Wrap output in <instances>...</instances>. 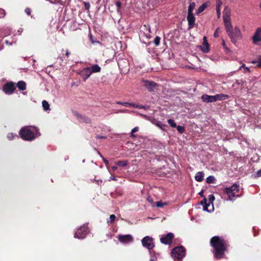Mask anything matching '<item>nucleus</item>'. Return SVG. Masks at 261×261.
<instances>
[{
    "label": "nucleus",
    "instance_id": "22",
    "mask_svg": "<svg viewBox=\"0 0 261 261\" xmlns=\"http://www.w3.org/2000/svg\"><path fill=\"white\" fill-rule=\"evenodd\" d=\"M203 173L202 172H197L195 176V180L197 181H201L203 179Z\"/></svg>",
    "mask_w": 261,
    "mask_h": 261
},
{
    "label": "nucleus",
    "instance_id": "30",
    "mask_svg": "<svg viewBox=\"0 0 261 261\" xmlns=\"http://www.w3.org/2000/svg\"><path fill=\"white\" fill-rule=\"evenodd\" d=\"M161 38L159 36H156L153 40V43L155 45V46H158L160 43Z\"/></svg>",
    "mask_w": 261,
    "mask_h": 261
},
{
    "label": "nucleus",
    "instance_id": "10",
    "mask_svg": "<svg viewBox=\"0 0 261 261\" xmlns=\"http://www.w3.org/2000/svg\"><path fill=\"white\" fill-rule=\"evenodd\" d=\"M118 240L122 243L127 244L133 241V237L130 234L122 235L118 236Z\"/></svg>",
    "mask_w": 261,
    "mask_h": 261
},
{
    "label": "nucleus",
    "instance_id": "32",
    "mask_svg": "<svg viewBox=\"0 0 261 261\" xmlns=\"http://www.w3.org/2000/svg\"><path fill=\"white\" fill-rule=\"evenodd\" d=\"M15 137H18V136L16 134L13 133L9 134L7 136V138L10 140L14 139Z\"/></svg>",
    "mask_w": 261,
    "mask_h": 261
},
{
    "label": "nucleus",
    "instance_id": "50",
    "mask_svg": "<svg viewBox=\"0 0 261 261\" xmlns=\"http://www.w3.org/2000/svg\"><path fill=\"white\" fill-rule=\"evenodd\" d=\"M116 180V179L115 178V177H114V176H111V177H110V179H109V180Z\"/></svg>",
    "mask_w": 261,
    "mask_h": 261
},
{
    "label": "nucleus",
    "instance_id": "37",
    "mask_svg": "<svg viewBox=\"0 0 261 261\" xmlns=\"http://www.w3.org/2000/svg\"><path fill=\"white\" fill-rule=\"evenodd\" d=\"M216 10H217V13L218 17H220V16L221 15V10H220V8H219V6H217Z\"/></svg>",
    "mask_w": 261,
    "mask_h": 261
},
{
    "label": "nucleus",
    "instance_id": "54",
    "mask_svg": "<svg viewBox=\"0 0 261 261\" xmlns=\"http://www.w3.org/2000/svg\"><path fill=\"white\" fill-rule=\"evenodd\" d=\"M156 125L159 127L160 128H162V124H160L159 123H157L156 124Z\"/></svg>",
    "mask_w": 261,
    "mask_h": 261
},
{
    "label": "nucleus",
    "instance_id": "42",
    "mask_svg": "<svg viewBox=\"0 0 261 261\" xmlns=\"http://www.w3.org/2000/svg\"><path fill=\"white\" fill-rule=\"evenodd\" d=\"M139 130V128L138 127H134L132 130V134H133L135 132H138Z\"/></svg>",
    "mask_w": 261,
    "mask_h": 261
},
{
    "label": "nucleus",
    "instance_id": "8",
    "mask_svg": "<svg viewBox=\"0 0 261 261\" xmlns=\"http://www.w3.org/2000/svg\"><path fill=\"white\" fill-rule=\"evenodd\" d=\"M143 86L146 88L148 91H153L154 88L157 86V84L154 82L142 80L141 81Z\"/></svg>",
    "mask_w": 261,
    "mask_h": 261
},
{
    "label": "nucleus",
    "instance_id": "12",
    "mask_svg": "<svg viewBox=\"0 0 261 261\" xmlns=\"http://www.w3.org/2000/svg\"><path fill=\"white\" fill-rule=\"evenodd\" d=\"M174 234L169 232L165 236L162 237L161 239V242L162 243L164 244H170L172 242V239L173 238Z\"/></svg>",
    "mask_w": 261,
    "mask_h": 261
},
{
    "label": "nucleus",
    "instance_id": "49",
    "mask_svg": "<svg viewBox=\"0 0 261 261\" xmlns=\"http://www.w3.org/2000/svg\"><path fill=\"white\" fill-rule=\"evenodd\" d=\"M257 175L258 176H261V169L257 172Z\"/></svg>",
    "mask_w": 261,
    "mask_h": 261
},
{
    "label": "nucleus",
    "instance_id": "24",
    "mask_svg": "<svg viewBox=\"0 0 261 261\" xmlns=\"http://www.w3.org/2000/svg\"><path fill=\"white\" fill-rule=\"evenodd\" d=\"M195 7V4L194 2H192L190 3V5L188 7V14H193V11Z\"/></svg>",
    "mask_w": 261,
    "mask_h": 261
},
{
    "label": "nucleus",
    "instance_id": "27",
    "mask_svg": "<svg viewBox=\"0 0 261 261\" xmlns=\"http://www.w3.org/2000/svg\"><path fill=\"white\" fill-rule=\"evenodd\" d=\"M42 107L43 108L44 110L47 111L49 110V105L48 102L46 100H43L42 102Z\"/></svg>",
    "mask_w": 261,
    "mask_h": 261
},
{
    "label": "nucleus",
    "instance_id": "16",
    "mask_svg": "<svg viewBox=\"0 0 261 261\" xmlns=\"http://www.w3.org/2000/svg\"><path fill=\"white\" fill-rule=\"evenodd\" d=\"M201 99L205 102H215L214 95H203L201 96Z\"/></svg>",
    "mask_w": 261,
    "mask_h": 261
},
{
    "label": "nucleus",
    "instance_id": "14",
    "mask_svg": "<svg viewBox=\"0 0 261 261\" xmlns=\"http://www.w3.org/2000/svg\"><path fill=\"white\" fill-rule=\"evenodd\" d=\"M203 40V43L200 47L203 53H207L209 51V45L207 41L206 37L204 36Z\"/></svg>",
    "mask_w": 261,
    "mask_h": 261
},
{
    "label": "nucleus",
    "instance_id": "61",
    "mask_svg": "<svg viewBox=\"0 0 261 261\" xmlns=\"http://www.w3.org/2000/svg\"><path fill=\"white\" fill-rule=\"evenodd\" d=\"M225 45V43L224 42H223V45L224 46Z\"/></svg>",
    "mask_w": 261,
    "mask_h": 261
},
{
    "label": "nucleus",
    "instance_id": "36",
    "mask_svg": "<svg viewBox=\"0 0 261 261\" xmlns=\"http://www.w3.org/2000/svg\"><path fill=\"white\" fill-rule=\"evenodd\" d=\"M252 62L254 63H258L257 66L258 67H261V56L259 57L257 61H253Z\"/></svg>",
    "mask_w": 261,
    "mask_h": 261
},
{
    "label": "nucleus",
    "instance_id": "41",
    "mask_svg": "<svg viewBox=\"0 0 261 261\" xmlns=\"http://www.w3.org/2000/svg\"><path fill=\"white\" fill-rule=\"evenodd\" d=\"M25 12L28 15H30L31 14V9L27 8L25 9Z\"/></svg>",
    "mask_w": 261,
    "mask_h": 261
},
{
    "label": "nucleus",
    "instance_id": "5",
    "mask_svg": "<svg viewBox=\"0 0 261 261\" xmlns=\"http://www.w3.org/2000/svg\"><path fill=\"white\" fill-rule=\"evenodd\" d=\"M227 34L233 43H236L238 40L242 38L241 32L238 27H236L233 30L232 29L231 31Z\"/></svg>",
    "mask_w": 261,
    "mask_h": 261
},
{
    "label": "nucleus",
    "instance_id": "47",
    "mask_svg": "<svg viewBox=\"0 0 261 261\" xmlns=\"http://www.w3.org/2000/svg\"><path fill=\"white\" fill-rule=\"evenodd\" d=\"M217 2H218V4H217V6H219V8H220L221 6H222V3L221 2V0L220 1L217 0Z\"/></svg>",
    "mask_w": 261,
    "mask_h": 261
},
{
    "label": "nucleus",
    "instance_id": "62",
    "mask_svg": "<svg viewBox=\"0 0 261 261\" xmlns=\"http://www.w3.org/2000/svg\"><path fill=\"white\" fill-rule=\"evenodd\" d=\"M259 6H260V8H261V3L260 4Z\"/></svg>",
    "mask_w": 261,
    "mask_h": 261
},
{
    "label": "nucleus",
    "instance_id": "18",
    "mask_svg": "<svg viewBox=\"0 0 261 261\" xmlns=\"http://www.w3.org/2000/svg\"><path fill=\"white\" fill-rule=\"evenodd\" d=\"M223 21L224 22L226 32L228 33L232 29L230 19H224L223 20Z\"/></svg>",
    "mask_w": 261,
    "mask_h": 261
},
{
    "label": "nucleus",
    "instance_id": "2",
    "mask_svg": "<svg viewBox=\"0 0 261 261\" xmlns=\"http://www.w3.org/2000/svg\"><path fill=\"white\" fill-rule=\"evenodd\" d=\"M19 134L22 139L27 141H32L40 136L39 133L36 129L33 128V130H31L29 127L21 128Z\"/></svg>",
    "mask_w": 261,
    "mask_h": 261
},
{
    "label": "nucleus",
    "instance_id": "29",
    "mask_svg": "<svg viewBox=\"0 0 261 261\" xmlns=\"http://www.w3.org/2000/svg\"><path fill=\"white\" fill-rule=\"evenodd\" d=\"M206 202V199H204L203 200L201 201V204L203 205L204 204V205H203V210L204 211H208L207 206H209L210 204H207Z\"/></svg>",
    "mask_w": 261,
    "mask_h": 261
},
{
    "label": "nucleus",
    "instance_id": "4",
    "mask_svg": "<svg viewBox=\"0 0 261 261\" xmlns=\"http://www.w3.org/2000/svg\"><path fill=\"white\" fill-rule=\"evenodd\" d=\"M186 250L182 246L176 247L173 248L171 251V255L173 257L181 259L185 256Z\"/></svg>",
    "mask_w": 261,
    "mask_h": 261
},
{
    "label": "nucleus",
    "instance_id": "25",
    "mask_svg": "<svg viewBox=\"0 0 261 261\" xmlns=\"http://www.w3.org/2000/svg\"><path fill=\"white\" fill-rule=\"evenodd\" d=\"M207 7V5L206 3H204V4H203L201 6H200L197 11V12L196 13L197 14L201 13L202 12H203L205 9Z\"/></svg>",
    "mask_w": 261,
    "mask_h": 261
},
{
    "label": "nucleus",
    "instance_id": "28",
    "mask_svg": "<svg viewBox=\"0 0 261 261\" xmlns=\"http://www.w3.org/2000/svg\"><path fill=\"white\" fill-rule=\"evenodd\" d=\"M156 206L158 207H163L165 205H167L168 203L167 202H163L162 201H158L156 203Z\"/></svg>",
    "mask_w": 261,
    "mask_h": 261
},
{
    "label": "nucleus",
    "instance_id": "38",
    "mask_svg": "<svg viewBox=\"0 0 261 261\" xmlns=\"http://www.w3.org/2000/svg\"><path fill=\"white\" fill-rule=\"evenodd\" d=\"M84 7L87 10H89L90 7V5L89 3H84Z\"/></svg>",
    "mask_w": 261,
    "mask_h": 261
},
{
    "label": "nucleus",
    "instance_id": "55",
    "mask_svg": "<svg viewBox=\"0 0 261 261\" xmlns=\"http://www.w3.org/2000/svg\"><path fill=\"white\" fill-rule=\"evenodd\" d=\"M112 169L113 170H116L117 169V166H113V167H112Z\"/></svg>",
    "mask_w": 261,
    "mask_h": 261
},
{
    "label": "nucleus",
    "instance_id": "21",
    "mask_svg": "<svg viewBox=\"0 0 261 261\" xmlns=\"http://www.w3.org/2000/svg\"><path fill=\"white\" fill-rule=\"evenodd\" d=\"M18 88L21 91H23L26 89V84L23 81H19L17 84Z\"/></svg>",
    "mask_w": 261,
    "mask_h": 261
},
{
    "label": "nucleus",
    "instance_id": "35",
    "mask_svg": "<svg viewBox=\"0 0 261 261\" xmlns=\"http://www.w3.org/2000/svg\"><path fill=\"white\" fill-rule=\"evenodd\" d=\"M177 129L180 133H182L185 130V128L183 126L178 125L177 126Z\"/></svg>",
    "mask_w": 261,
    "mask_h": 261
},
{
    "label": "nucleus",
    "instance_id": "43",
    "mask_svg": "<svg viewBox=\"0 0 261 261\" xmlns=\"http://www.w3.org/2000/svg\"><path fill=\"white\" fill-rule=\"evenodd\" d=\"M242 68H244L245 70H247V71H249V68H248V67H246V66H245V65H244V64H243V65H242V66L240 67V69H241Z\"/></svg>",
    "mask_w": 261,
    "mask_h": 261
},
{
    "label": "nucleus",
    "instance_id": "45",
    "mask_svg": "<svg viewBox=\"0 0 261 261\" xmlns=\"http://www.w3.org/2000/svg\"><path fill=\"white\" fill-rule=\"evenodd\" d=\"M0 12L2 13V14H0V18H1V17H3L4 16H5V13L4 10H1Z\"/></svg>",
    "mask_w": 261,
    "mask_h": 261
},
{
    "label": "nucleus",
    "instance_id": "56",
    "mask_svg": "<svg viewBox=\"0 0 261 261\" xmlns=\"http://www.w3.org/2000/svg\"><path fill=\"white\" fill-rule=\"evenodd\" d=\"M97 138H99V139H103V138H105L106 137L104 136H97Z\"/></svg>",
    "mask_w": 261,
    "mask_h": 261
},
{
    "label": "nucleus",
    "instance_id": "60",
    "mask_svg": "<svg viewBox=\"0 0 261 261\" xmlns=\"http://www.w3.org/2000/svg\"><path fill=\"white\" fill-rule=\"evenodd\" d=\"M127 111V110H123L122 111H121V112H126Z\"/></svg>",
    "mask_w": 261,
    "mask_h": 261
},
{
    "label": "nucleus",
    "instance_id": "20",
    "mask_svg": "<svg viewBox=\"0 0 261 261\" xmlns=\"http://www.w3.org/2000/svg\"><path fill=\"white\" fill-rule=\"evenodd\" d=\"M230 11L229 9L225 8V10L223 11V20L224 19H230Z\"/></svg>",
    "mask_w": 261,
    "mask_h": 261
},
{
    "label": "nucleus",
    "instance_id": "23",
    "mask_svg": "<svg viewBox=\"0 0 261 261\" xmlns=\"http://www.w3.org/2000/svg\"><path fill=\"white\" fill-rule=\"evenodd\" d=\"M123 105L125 107L132 106L135 108H137L139 109H142L144 108L142 106L138 105L135 103H129V102H123Z\"/></svg>",
    "mask_w": 261,
    "mask_h": 261
},
{
    "label": "nucleus",
    "instance_id": "53",
    "mask_svg": "<svg viewBox=\"0 0 261 261\" xmlns=\"http://www.w3.org/2000/svg\"><path fill=\"white\" fill-rule=\"evenodd\" d=\"M69 54L70 53H69V51L68 50H67L66 51V56L68 57L69 55Z\"/></svg>",
    "mask_w": 261,
    "mask_h": 261
},
{
    "label": "nucleus",
    "instance_id": "15",
    "mask_svg": "<svg viewBox=\"0 0 261 261\" xmlns=\"http://www.w3.org/2000/svg\"><path fill=\"white\" fill-rule=\"evenodd\" d=\"M187 20L190 28H193L195 24V18L193 14H188Z\"/></svg>",
    "mask_w": 261,
    "mask_h": 261
},
{
    "label": "nucleus",
    "instance_id": "52",
    "mask_svg": "<svg viewBox=\"0 0 261 261\" xmlns=\"http://www.w3.org/2000/svg\"><path fill=\"white\" fill-rule=\"evenodd\" d=\"M103 161H104V162H105V163L106 164V165H107L108 164L109 162H108V161L107 160L103 159Z\"/></svg>",
    "mask_w": 261,
    "mask_h": 261
},
{
    "label": "nucleus",
    "instance_id": "9",
    "mask_svg": "<svg viewBox=\"0 0 261 261\" xmlns=\"http://www.w3.org/2000/svg\"><path fill=\"white\" fill-rule=\"evenodd\" d=\"M15 85L12 82H10L5 84L3 87V90L7 94H11L15 90Z\"/></svg>",
    "mask_w": 261,
    "mask_h": 261
},
{
    "label": "nucleus",
    "instance_id": "57",
    "mask_svg": "<svg viewBox=\"0 0 261 261\" xmlns=\"http://www.w3.org/2000/svg\"><path fill=\"white\" fill-rule=\"evenodd\" d=\"M150 261H156L154 258H151Z\"/></svg>",
    "mask_w": 261,
    "mask_h": 261
},
{
    "label": "nucleus",
    "instance_id": "3",
    "mask_svg": "<svg viewBox=\"0 0 261 261\" xmlns=\"http://www.w3.org/2000/svg\"><path fill=\"white\" fill-rule=\"evenodd\" d=\"M224 191L227 195L229 199L233 200L236 196H238L237 194L239 192V187L237 184H233L230 187L225 188Z\"/></svg>",
    "mask_w": 261,
    "mask_h": 261
},
{
    "label": "nucleus",
    "instance_id": "44",
    "mask_svg": "<svg viewBox=\"0 0 261 261\" xmlns=\"http://www.w3.org/2000/svg\"><path fill=\"white\" fill-rule=\"evenodd\" d=\"M219 28H217L214 33V37H218V31H219Z\"/></svg>",
    "mask_w": 261,
    "mask_h": 261
},
{
    "label": "nucleus",
    "instance_id": "6",
    "mask_svg": "<svg viewBox=\"0 0 261 261\" xmlns=\"http://www.w3.org/2000/svg\"><path fill=\"white\" fill-rule=\"evenodd\" d=\"M89 232V229L87 226H83L80 228L75 233L74 237L80 239H82L85 238L86 236Z\"/></svg>",
    "mask_w": 261,
    "mask_h": 261
},
{
    "label": "nucleus",
    "instance_id": "46",
    "mask_svg": "<svg viewBox=\"0 0 261 261\" xmlns=\"http://www.w3.org/2000/svg\"><path fill=\"white\" fill-rule=\"evenodd\" d=\"M116 5L117 6V7H118V9H119L121 6V4L120 2H117L116 3Z\"/></svg>",
    "mask_w": 261,
    "mask_h": 261
},
{
    "label": "nucleus",
    "instance_id": "19",
    "mask_svg": "<svg viewBox=\"0 0 261 261\" xmlns=\"http://www.w3.org/2000/svg\"><path fill=\"white\" fill-rule=\"evenodd\" d=\"M91 73L99 72L101 71V67L97 64H94L91 67H89Z\"/></svg>",
    "mask_w": 261,
    "mask_h": 261
},
{
    "label": "nucleus",
    "instance_id": "39",
    "mask_svg": "<svg viewBox=\"0 0 261 261\" xmlns=\"http://www.w3.org/2000/svg\"><path fill=\"white\" fill-rule=\"evenodd\" d=\"M214 199H215V197L213 195H209L210 203H212L213 201L214 200Z\"/></svg>",
    "mask_w": 261,
    "mask_h": 261
},
{
    "label": "nucleus",
    "instance_id": "40",
    "mask_svg": "<svg viewBox=\"0 0 261 261\" xmlns=\"http://www.w3.org/2000/svg\"><path fill=\"white\" fill-rule=\"evenodd\" d=\"M147 201H148L149 203H150L151 204H152L153 206H154V202H153V200L152 199V198H151L150 197H148L147 198Z\"/></svg>",
    "mask_w": 261,
    "mask_h": 261
},
{
    "label": "nucleus",
    "instance_id": "34",
    "mask_svg": "<svg viewBox=\"0 0 261 261\" xmlns=\"http://www.w3.org/2000/svg\"><path fill=\"white\" fill-rule=\"evenodd\" d=\"M116 216L115 215H111L110 216V220L108 221V222L113 223L115 219Z\"/></svg>",
    "mask_w": 261,
    "mask_h": 261
},
{
    "label": "nucleus",
    "instance_id": "26",
    "mask_svg": "<svg viewBox=\"0 0 261 261\" xmlns=\"http://www.w3.org/2000/svg\"><path fill=\"white\" fill-rule=\"evenodd\" d=\"M115 164L119 166L125 167L127 165L128 161L126 160L119 161L116 162Z\"/></svg>",
    "mask_w": 261,
    "mask_h": 261
},
{
    "label": "nucleus",
    "instance_id": "17",
    "mask_svg": "<svg viewBox=\"0 0 261 261\" xmlns=\"http://www.w3.org/2000/svg\"><path fill=\"white\" fill-rule=\"evenodd\" d=\"M215 102L219 100H224L229 97V96L224 94H219L214 95Z\"/></svg>",
    "mask_w": 261,
    "mask_h": 261
},
{
    "label": "nucleus",
    "instance_id": "31",
    "mask_svg": "<svg viewBox=\"0 0 261 261\" xmlns=\"http://www.w3.org/2000/svg\"><path fill=\"white\" fill-rule=\"evenodd\" d=\"M215 180V177L213 176H209L206 178V182L208 184L212 183Z\"/></svg>",
    "mask_w": 261,
    "mask_h": 261
},
{
    "label": "nucleus",
    "instance_id": "13",
    "mask_svg": "<svg viewBox=\"0 0 261 261\" xmlns=\"http://www.w3.org/2000/svg\"><path fill=\"white\" fill-rule=\"evenodd\" d=\"M81 75L83 77L84 80L85 81L88 79L92 74L89 67L84 68L81 72Z\"/></svg>",
    "mask_w": 261,
    "mask_h": 261
},
{
    "label": "nucleus",
    "instance_id": "7",
    "mask_svg": "<svg viewBox=\"0 0 261 261\" xmlns=\"http://www.w3.org/2000/svg\"><path fill=\"white\" fill-rule=\"evenodd\" d=\"M142 243L144 247L147 248L149 250L152 249L154 247L152 238L149 236L145 237L142 240Z\"/></svg>",
    "mask_w": 261,
    "mask_h": 261
},
{
    "label": "nucleus",
    "instance_id": "59",
    "mask_svg": "<svg viewBox=\"0 0 261 261\" xmlns=\"http://www.w3.org/2000/svg\"><path fill=\"white\" fill-rule=\"evenodd\" d=\"M117 103L118 104H121V105H123V103H121L120 102H117Z\"/></svg>",
    "mask_w": 261,
    "mask_h": 261
},
{
    "label": "nucleus",
    "instance_id": "58",
    "mask_svg": "<svg viewBox=\"0 0 261 261\" xmlns=\"http://www.w3.org/2000/svg\"><path fill=\"white\" fill-rule=\"evenodd\" d=\"M130 135H131L132 137H135V135H134V133L133 134L131 133Z\"/></svg>",
    "mask_w": 261,
    "mask_h": 261
},
{
    "label": "nucleus",
    "instance_id": "48",
    "mask_svg": "<svg viewBox=\"0 0 261 261\" xmlns=\"http://www.w3.org/2000/svg\"><path fill=\"white\" fill-rule=\"evenodd\" d=\"M85 121L86 123H89V122H90V119L88 118H86Z\"/></svg>",
    "mask_w": 261,
    "mask_h": 261
},
{
    "label": "nucleus",
    "instance_id": "51",
    "mask_svg": "<svg viewBox=\"0 0 261 261\" xmlns=\"http://www.w3.org/2000/svg\"><path fill=\"white\" fill-rule=\"evenodd\" d=\"M90 39H91V41L92 43H94V41L93 40V37H92V36L91 35H90Z\"/></svg>",
    "mask_w": 261,
    "mask_h": 261
},
{
    "label": "nucleus",
    "instance_id": "33",
    "mask_svg": "<svg viewBox=\"0 0 261 261\" xmlns=\"http://www.w3.org/2000/svg\"><path fill=\"white\" fill-rule=\"evenodd\" d=\"M168 122L172 127H176V123L172 119H169L168 120Z\"/></svg>",
    "mask_w": 261,
    "mask_h": 261
},
{
    "label": "nucleus",
    "instance_id": "11",
    "mask_svg": "<svg viewBox=\"0 0 261 261\" xmlns=\"http://www.w3.org/2000/svg\"><path fill=\"white\" fill-rule=\"evenodd\" d=\"M254 43L260 45L261 44V28H258L256 29L254 35L252 37Z\"/></svg>",
    "mask_w": 261,
    "mask_h": 261
},
{
    "label": "nucleus",
    "instance_id": "1",
    "mask_svg": "<svg viewBox=\"0 0 261 261\" xmlns=\"http://www.w3.org/2000/svg\"><path fill=\"white\" fill-rule=\"evenodd\" d=\"M210 243L214 249L215 257L218 259L222 258L226 249L224 240L222 238L215 236L211 239Z\"/></svg>",
    "mask_w": 261,
    "mask_h": 261
}]
</instances>
